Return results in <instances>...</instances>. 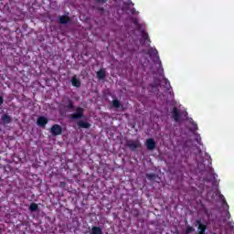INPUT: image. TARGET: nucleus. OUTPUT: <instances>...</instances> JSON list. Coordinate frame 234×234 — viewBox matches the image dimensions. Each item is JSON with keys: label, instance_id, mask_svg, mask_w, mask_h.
Here are the masks:
<instances>
[{"label": "nucleus", "instance_id": "nucleus-6", "mask_svg": "<svg viewBox=\"0 0 234 234\" xmlns=\"http://www.w3.org/2000/svg\"><path fill=\"white\" fill-rule=\"evenodd\" d=\"M47 123H48V119H47V117L45 116H39L37 119V125H38V127H41L42 129H45V127H47Z\"/></svg>", "mask_w": 234, "mask_h": 234}, {"label": "nucleus", "instance_id": "nucleus-22", "mask_svg": "<svg viewBox=\"0 0 234 234\" xmlns=\"http://www.w3.org/2000/svg\"><path fill=\"white\" fill-rule=\"evenodd\" d=\"M193 231H195V229L193 227L188 226L186 229V234H190L193 233Z\"/></svg>", "mask_w": 234, "mask_h": 234}, {"label": "nucleus", "instance_id": "nucleus-19", "mask_svg": "<svg viewBox=\"0 0 234 234\" xmlns=\"http://www.w3.org/2000/svg\"><path fill=\"white\" fill-rule=\"evenodd\" d=\"M223 206L227 207V218H231V214L229 213V205H228V202L224 197H223Z\"/></svg>", "mask_w": 234, "mask_h": 234}, {"label": "nucleus", "instance_id": "nucleus-28", "mask_svg": "<svg viewBox=\"0 0 234 234\" xmlns=\"http://www.w3.org/2000/svg\"><path fill=\"white\" fill-rule=\"evenodd\" d=\"M5 102V99H3V97H1V95H0V105L2 104V103H4Z\"/></svg>", "mask_w": 234, "mask_h": 234}, {"label": "nucleus", "instance_id": "nucleus-26", "mask_svg": "<svg viewBox=\"0 0 234 234\" xmlns=\"http://www.w3.org/2000/svg\"><path fill=\"white\" fill-rule=\"evenodd\" d=\"M165 83L167 87V85L170 87L171 86V83H169V80L167 79H165Z\"/></svg>", "mask_w": 234, "mask_h": 234}, {"label": "nucleus", "instance_id": "nucleus-18", "mask_svg": "<svg viewBox=\"0 0 234 234\" xmlns=\"http://www.w3.org/2000/svg\"><path fill=\"white\" fill-rule=\"evenodd\" d=\"M112 106L114 108V109H120L122 107V102H120L118 101V99H115L112 101Z\"/></svg>", "mask_w": 234, "mask_h": 234}, {"label": "nucleus", "instance_id": "nucleus-2", "mask_svg": "<svg viewBox=\"0 0 234 234\" xmlns=\"http://www.w3.org/2000/svg\"><path fill=\"white\" fill-rule=\"evenodd\" d=\"M83 118H85V109L80 106L75 109V112L69 114V119L73 121L83 120Z\"/></svg>", "mask_w": 234, "mask_h": 234}, {"label": "nucleus", "instance_id": "nucleus-13", "mask_svg": "<svg viewBox=\"0 0 234 234\" xmlns=\"http://www.w3.org/2000/svg\"><path fill=\"white\" fill-rule=\"evenodd\" d=\"M1 120L5 125H8V123H12V117L6 113L2 115Z\"/></svg>", "mask_w": 234, "mask_h": 234}, {"label": "nucleus", "instance_id": "nucleus-17", "mask_svg": "<svg viewBox=\"0 0 234 234\" xmlns=\"http://www.w3.org/2000/svg\"><path fill=\"white\" fill-rule=\"evenodd\" d=\"M29 211H31V213H34L36 211H39V206H37V203H31L29 206Z\"/></svg>", "mask_w": 234, "mask_h": 234}, {"label": "nucleus", "instance_id": "nucleus-15", "mask_svg": "<svg viewBox=\"0 0 234 234\" xmlns=\"http://www.w3.org/2000/svg\"><path fill=\"white\" fill-rule=\"evenodd\" d=\"M90 233V234H103V230L101 229V228H100L98 226H93L91 228V230Z\"/></svg>", "mask_w": 234, "mask_h": 234}, {"label": "nucleus", "instance_id": "nucleus-5", "mask_svg": "<svg viewBox=\"0 0 234 234\" xmlns=\"http://www.w3.org/2000/svg\"><path fill=\"white\" fill-rule=\"evenodd\" d=\"M148 54L150 58H154L157 61H159V64L162 65V61H160V56L158 55V50L154 48H151L148 49Z\"/></svg>", "mask_w": 234, "mask_h": 234}, {"label": "nucleus", "instance_id": "nucleus-9", "mask_svg": "<svg viewBox=\"0 0 234 234\" xmlns=\"http://www.w3.org/2000/svg\"><path fill=\"white\" fill-rule=\"evenodd\" d=\"M77 126L79 129H90V122L83 120H79L77 122Z\"/></svg>", "mask_w": 234, "mask_h": 234}, {"label": "nucleus", "instance_id": "nucleus-24", "mask_svg": "<svg viewBox=\"0 0 234 234\" xmlns=\"http://www.w3.org/2000/svg\"><path fill=\"white\" fill-rule=\"evenodd\" d=\"M95 3H99V5H105V3H107V1L109 0H94Z\"/></svg>", "mask_w": 234, "mask_h": 234}, {"label": "nucleus", "instance_id": "nucleus-30", "mask_svg": "<svg viewBox=\"0 0 234 234\" xmlns=\"http://www.w3.org/2000/svg\"><path fill=\"white\" fill-rule=\"evenodd\" d=\"M0 233H1V229H0Z\"/></svg>", "mask_w": 234, "mask_h": 234}, {"label": "nucleus", "instance_id": "nucleus-23", "mask_svg": "<svg viewBox=\"0 0 234 234\" xmlns=\"http://www.w3.org/2000/svg\"><path fill=\"white\" fill-rule=\"evenodd\" d=\"M133 25L138 28V30H140L142 25H140L137 19L133 20Z\"/></svg>", "mask_w": 234, "mask_h": 234}, {"label": "nucleus", "instance_id": "nucleus-11", "mask_svg": "<svg viewBox=\"0 0 234 234\" xmlns=\"http://www.w3.org/2000/svg\"><path fill=\"white\" fill-rule=\"evenodd\" d=\"M71 85L73 87H76L77 89H80V87H81V80H80V79H78V76L74 75L71 78Z\"/></svg>", "mask_w": 234, "mask_h": 234}, {"label": "nucleus", "instance_id": "nucleus-20", "mask_svg": "<svg viewBox=\"0 0 234 234\" xmlns=\"http://www.w3.org/2000/svg\"><path fill=\"white\" fill-rule=\"evenodd\" d=\"M142 37L144 41H149V43H151V39L149 38V34L145 33V31L142 32Z\"/></svg>", "mask_w": 234, "mask_h": 234}, {"label": "nucleus", "instance_id": "nucleus-10", "mask_svg": "<svg viewBox=\"0 0 234 234\" xmlns=\"http://www.w3.org/2000/svg\"><path fill=\"white\" fill-rule=\"evenodd\" d=\"M72 20L70 19V16H58V23H60V25H67L69 23H70Z\"/></svg>", "mask_w": 234, "mask_h": 234}, {"label": "nucleus", "instance_id": "nucleus-8", "mask_svg": "<svg viewBox=\"0 0 234 234\" xmlns=\"http://www.w3.org/2000/svg\"><path fill=\"white\" fill-rule=\"evenodd\" d=\"M182 114L180 113V111L178 108L174 107L172 110V118L175 120V122H180Z\"/></svg>", "mask_w": 234, "mask_h": 234}, {"label": "nucleus", "instance_id": "nucleus-4", "mask_svg": "<svg viewBox=\"0 0 234 234\" xmlns=\"http://www.w3.org/2000/svg\"><path fill=\"white\" fill-rule=\"evenodd\" d=\"M126 145L129 147V149H131V151H136V149L142 147L140 141L133 140L127 141Z\"/></svg>", "mask_w": 234, "mask_h": 234}, {"label": "nucleus", "instance_id": "nucleus-27", "mask_svg": "<svg viewBox=\"0 0 234 234\" xmlns=\"http://www.w3.org/2000/svg\"><path fill=\"white\" fill-rule=\"evenodd\" d=\"M67 186V183L65 182H60V187H65Z\"/></svg>", "mask_w": 234, "mask_h": 234}, {"label": "nucleus", "instance_id": "nucleus-21", "mask_svg": "<svg viewBox=\"0 0 234 234\" xmlns=\"http://www.w3.org/2000/svg\"><path fill=\"white\" fill-rule=\"evenodd\" d=\"M132 215H133V217H140V210H138L137 208H133Z\"/></svg>", "mask_w": 234, "mask_h": 234}, {"label": "nucleus", "instance_id": "nucleus-1", "mask_svg": "<svg viewBox=\"0 0 234 234\" xmlns=\"http://www.w3.org/2000/svg\"><path fill=\"white\" fill-rule=\"evenodd\" d=\"M67 111H74V101L70 99L63 100L59 105V112L61 116L67 114Z\"/></svg>", "mask_w": 234, "mask_h": 234}, {"label": "nucleus", "instance_id": "nucleus-7", "mask_svg": "<svg viewBox=\"0 0 234 234\" xmlns=\"http://www.w3.org/2000/svg\"><path fill=\"white\" fill-rule=\"evenodd\" d=\"M145 145H146V149H148V151H154V149H156V142L153 138L147 139Z\"/></svg>", "mask_w": 234, "mask_h": 234}, {"label": "nucleus", "instance_id": "nucleus-16", "mask_svg": "<svg viewBox=\"0 0 234 234\" xmlns=\"http://www.w3.org/2000/svg\"><path fill=\"white\" fill-rule=\"evenodd\" d=\"M145 176H146L147 180H150V182H154V180H156L158 178V175H156L154 173L146 174Z\"/></svg>", "mask_w": 234, "mask_h": 234}, {"label": "nucleus", "instance_id": "nucleus-3", "mask_svg": "<svg viewBox=\"0 0 234 234\" xmlns=\"http://www.w3.org/2000/svg\"><path fill=\"white\" fill-rule=\"evenodd\" d=\"M50 133L53 136H59L63 133V128L59 124H53L50 128Z\"/></svg>", "mask_w": 234, "mask_h": 234}, {"label": "nucleus", "instance_id": "nucleus-12", "mask_svg": "<svg viewBox=\"0 0 234 234\" xmlns=\"http://www.w3.org/2000/svg\"><path fill=\"white\" fill-rule=\"evenodd\" d=\"M197 224L198 226V234H206V229H207V226L202 224V221L200 219L197 220Z\"/></svg>", "mask_w": 234, "mask_h": 234}, {"label": "nucleus", "instance_id": "nucleus-25", "mask_svg": "<svg viewBox=\"0 0 234 234\" xmlns=\"http://www.w3.org/2000/svg\"><path fill=\"white\" fill-rule=\"evenodd\" d=\"M192 125L196 131H198V124L197 122H192Z\"/></svg>", "mask_w": 234, "mask_h": 234}, {"label": "nucleus", "instance_id": "nucleus-29", "mask_svg": "<svg viewBox=\"0 0 234 234\" xmlns=\"http://www.w3.org/2000/svg\"><path fill=\"white\" fill-rule=\"evenodd\" d=\"M197 144H200V138L197 139Z\"/></svg>", "mask_w": 234, "mask_h": 234}, {"label": "nucleus", "instance_id": "nucleus-14", "mask_svg": "<svg viewBox=\"0 0 234 234\" xmlns=\"http://www.w3.org/2000/svg\"><path fill=\"white\" fill-rule=\"evenodd\" d=\"M97 78L98 80H104L107 78V71L105 69H100L97 71Z\"/></svg>", "mask_w": 234, "mask_h": 234}]
</instances>
